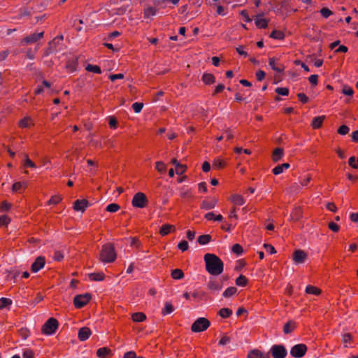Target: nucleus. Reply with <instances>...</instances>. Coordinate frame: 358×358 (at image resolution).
Wrapping results in <instances>:
<instances>
[{
  "label": "nucleus",
  "mask_w": 358,
  "mask_h": 358,
  "mask_svg": "<svg viewBox=\"0 0 358 358\" xmlns=\"http://www.w3.org/2000/svg\"><path fill=\"white\" fill-rule=\"evenodd\" d=\"M206 271L212 275H219L223 272L224 264L215 255L207 253L204 255Z\"/></svg>",
  "instance_id": "f257e3e1"
},
{
  "label": "nucleus",
  "mask_w": 358,
  "mask_h": 358,
  "mask_svg": "<svg viewBox=\"0 0 358 358\" xmlns=\"http://www.w3.org/2000/svg\"><path fill=\"white\" fill-rule=\"evenodd\" d=\"M264 248L266 250V251L268 252H269L270 254L273 255V254H275L276 253V250L274 248L273 246H272L271 245H269V244H267V243H265L264 244Z\"/></svg>",
  "instance_id": "4d7b16f0"
},
{
  "label": "nucleus",
  "mask_w": 358,
  "mask_h": 358,
  "mask_svg": "<svg viewBox=\"0 0 358 358\" xmlns=\"http://www.w3.org/2000/svg\"><path fill=\"white\" fill-rule=\"evenodd\" d=\"M124 358H137L135 352L129 351L124 355Z\"/></svg>",
  "instance_id": "774afa93"
},
{
  "label": "nucleus",
  "mask_w": 358,
  "mask_h": 358,
  "mask_svg": "<svg viewBox=\"0 0 358 358\" xmlns=\"http://www.w3.org/2000/svg\"><path fill=\"white\" fill-rule=\"evenodd\" d=\"M231 201L236 205L242 206L245 203L243 197L239 194L233 195L231 198Z\"/></svg>",
  "instance_id": "b1692460"
},
{
  "label": "nucleus",
  "mask_w": 358,
  "mask_h": 358,
  "mask_svg": "<svg viewBox=\"0 0 358 358\" xmlns=\"http://www.w3.org/2000/svg\"><path fill=\"white\" fill-rule=\"evenodd\" d=\"M117 120L114 117H109L108 124L111 128L115 129L117 127Z\"/></svg>",
  "instance_id": "0e129e2a"
},
{
  "label": "nucleus",
  "mask_w": 358,
  "mask_h": 358,
  "mask_svg": "<svg viewBox=\"0 0 358 358\" xmlns=\"http://www.w3.org/2000/svg\"><path fill=\"white\" fill-rule=\"evenodd\" d=\"M85 69L90 72H94L95 73H101V70L99 66L96 65L87 64Z\"/></svg>",
  "instance_id": "473e14b6"
},
{
  "label": "nucleus",
  "mask_w": 358,
  "mask_h": 358,
  "mask_svg": "<svg viewBox=\"0 0 358 358\" xmlns=\"http://www.w3.org/2000/svg\"><path fill=\"white\" fill-rule=\"evenodd\" d=\"M307 258L306 253L301 250H296L293 255V260L295 264H303Z\"/></svg>",
  "instance_id": "9d476101"
},
{
  "label": "nucleus",
  "mask_w": 358,
  "mask_h": 358,
  "mask_svg": "<svg viewBox=\"0 0 358 358\" xmlns=\"http://www.w3.org/2000/svg\"><path fill=\"white\" fill-rule=\"evenodd\" d=\"M133 321L136 322H141L146 319V316L143 313L138 312L135 313L131 316Z\"/></svg>",
  "instance_id": "bb28decb"
},
{
  "label": "nucleus",
  "mask_w": 358,
  "mask_h": 358,
  "mask_svg": "<svg viewBox=\"0 0 358 358\" xmlns=\"http://www.w3.org/2000/svg\"><path fill=\"white\" fill-rule=\"evenodd\" d=\"M171 277L176 280H180L183 278L184 273L181 269L176 268L171 271Z\"/></svg>",
  "instance_id": "cd10ccee"
},
{
  "label": "nucleus",
  "mask_w": 358,
  "mask_h": 358,
  "mask_svg": "<svg viewBox=\"0 0 358 358\" xmlns=\"http://www.w3.org/2000/svg\"><path fill=\"white\" fill-rule=\"evenodd\" d=\"M43 34H44L43 31H41L40 33L32 34L25 37L22 41V44H24V43L28 44V43H32L36 42L37 41H38L39 39H41V38L43 37Z\"/></svg>",
  "instance_id": "9b49d317"
},
{
  "label": "nucleus",
  "mask_w": 358,
  "mask_h": 358,
  "mask_svg": "<svg viewBox=\"0 0 358 358\" xmlns=\"http://www.w3.org/2000/svg\"><path fill=\"white\" fill-rule=\"evenodd\" d=\"M248 358H262V352L258 349H253L248 352Z\"/></svg>",
  "instance_id": "a878e982"
},
{
  "label": "nucleus",
  "mask_w": 358,
  "mask_h": 358,
  "mask_svg": "<svg viewBox=\"0 0 358 358\" xmlns=\"http://www.w3.org/2000/svg\"><path fill=\"white\" fill-rule=\"evenodd\" d=\"M89 205V201L86 199L76 200L74 202L73 208L76 211L84 212Z\"/></svg>",
  "instance_id": "4468645a"
},
{
  "label": "nucleus",
  "mask_w": 358,
  "mask_h": 358,
  "mask_svg": "<svg viewBox=\"0 0 358 358\" xmlns=\"http://www.w3.org/2000/svg\"><path fill=\"white\" fill-rule=\"evenodd\" d=\"M236 284L238 286L244 287L247 284V278L244 275H240L236 280Z\"/></svg>",
  "instance_id": "e433bc0d"
},
{
  "label": "nucleus",
  "mask_w": 358,
  "mask_h": 358,
  "mask_svg": "<svg viewBox=\"0 0 358 358\" xmlns=\"http://www.w3.org/2000/svg\"><path fill=\"white\" fill-rule=\"evenodd\" d=\"M268 64L271 66V68L276 72L280 73L284 70L283 66L275 64V60L274 58L269 59Z\"/></svg>",
  "instance_id": "5701e85b"
},
{
  "label": "nucleus",
  "mask_w": 358,
  "mask_h": 358,
  "mask_svg": "<svg viewBox=\"0 0 358 358\" xmlns=\"http://www.w3.org/2000/svg\"><path fill=\"white\" fill-rule=\"evenodd\" d=\"M218 314L222 318H227L232 315V310L228 308H222L219 310Z\"/></svg>",
  "instance_id": "c85d7f7f"
},
{
  "label": "nucleus",
  "mask_w": 358,
  "mask_h": 358,
  "mask_svg": "<svg viewBox=\"0 0 358 358\" xmlns=\"http://www.w3.org/2000/svg\"><path fill=\"white\" fill-rule=\"evenodd\" d=\"M58 326V321L54 317H50L43 324L42 331L46 335H52L56 332Z\"/></svg>",
  "instance_id": "7ed1b4c3"
},
{
  "label": "nucleus",
  "mask_w": 358,
  "mask_h": 358,
  "mask_svg": "<svg viewBox=\"0 0 358 358\" xmlns=\"http://www.w3.org/2000/svg\"><path fill=\"white\" fill-rule=\"evenodd\" d=\"M210 325V322L205 317H199L192 324L191 329L193 332H201L206 330Z\"/></svg>",
  "instance_id": "20e7f679"
},
{
  "label": "nucleus",
  "mask_w": 358,
  "mask_h": 358,
  "mask_svg": "<svg viewBox=\"0 0 358 358\" xmlns=\"http://www.w3.org/2000/svg\"><path fill=\"white\" fill-rule=\"evenodd\" d=\"M232 251L234 253L236 254L238 256H240L242 255L243 250V248L241 247V245L236 243L232 246Z\"/></svg>",
  "instance_id": "a19ab883"
},
{
  "label": "nucleus",
  "mask_w": 358,
  "mask_h": 358,
  "mask_svg": "<svg viewBox=\"0 0 358 358\" xmlns=\"http://www.w3.org/2000/svg\"><path fill=\"white\" fill-rule=\"evenodd\" d=\"M99 259L102 262L110 263L115 260L116 252L114 246L111 243H106L102 246Z\"/></svg>",
  "instance_id": "f03ea898"
},
{
  "label": "nucleus",
  "mask_w": 358,
  "mask_h": 358,
  "mask_svg": "<svg viewBox=\"0 0 358 358\" xmlns=\"http://www.w3.org/2000/svg\"><path fill=\"white\" fill-rule=\"evenodd\" d=\"M174 310V308L169 302H166L164 308L162 310L163 315H167L171 313Z\"/></svg>",
  "instance_id": "c9c22d12"
},
{
  "label": "nucleus",
  "mask_w": 358,
  "mask_h": 358,
  "mask_svg": "<svg viewBox=\"0 0 358 358\" xmlns=\"http://www.w3.org/2000/svg\"><path fill=\"white\" fill-rule=\"evenodd\" d=\"M265 72L262 70H259L256 73V77L258 81H262L265 78Z\"/></svg>",
  "instance_id": "052dcab7"
},
{
  "label": "nucleus",
  "mask_w": 358,
  "mask_h": 358,
  "mask_svg": "<svg viewBox=\"0 0 358 358\" xmlns=\"http://www.w3.org/2000/svg\"><path fill=\"white\" fill-rule=\"evenodd\" d=\"M350 131V129L346 125H342L338 129V133L341 135H345L347 134Z\"/></svg>",
  "instance_id": "603ef678"
},
{
  "label": "nucleus",
  "mask_w": 358,
  "mask_h": 358,
  "mask_svg": "<svg viewBox=\"0 0 358 358\" xmlns=\"http://www.w3.org/2000/svg\"><path fill=\"white\" fill-rule=\"evenodd\" d=\"M24 167H31V168L36 167L35 164L31 161V159L28 157L27 155H24Z\"/></svg>",
  "instance_id": "49530a36"
},
{
  "label": "nucleus",
  "mask_w": 358,
  "mask_h": 358,
  "mask_svg": "<svg viewBox=\"0 0 358 358\" xmlns=\"http://www.w3.org/2000/svg\"><path fill=\"white\" fill-rule=\"evenodd\" d=\"M275 92L282 96H287L289 94V90L287 87H277Z\"/></svg>",
  "instance_id": "37998d69"
},
{
  "label": "nucleus",
  "mask_w": 358,
  "mask_h": 358,
  "mask_svg": "<svg viewBox=\"0 0 358 358\" xmlns=\"http://www.w3.org/2000/svg\"><path fill=\"white\" fill-rule=\"evenodd\" d=\"M213 166L218 169H221V168L224 167V162L221 159L216 158L214 159Z\"/></svg>",
  "instance_id": "864d4df0"
},
{
  "label": "nucleus",
  "mask_w": 358,
  "mask_h": 358,
  "mask_svg": "<svg viewBox=\"0 0 358 358\" xmlns=\"http://www.w3.org/2000/svg\"><path fill=\"white\" fill-rule=\"evenodd\" d=\"M157 13V10L153 7H148L144 11L145 17H149L150 16H154Z\"/></svg>",
  "instance_id": "4c0bfd02"
},
{
  "label": "nucleus",
  "mask_w": 358,
  "mask_h": 358,
  "mask_svg": "<svg viewBox=\"0 0 358 358\" xmlns=\"http://www.w3.org/2000/svg\"><path fill=\"white\" fill-rule=\"evenodd\" d=\"M211 236L208 234L201 235L198 237L197 241L200 245H204L211 241Z\"/></svg>",
  "instance_id": "393cba45"
},
{
  "label": "nucleus",
  "mask_w": 358,
  "mask_h": 358,
  "mask_svg": "<svg viewBox=\"0 0 358 358\" xmlns=\"http://www.w3.org/2000/svg\"><path fill=\"white\" fill-rule=\"evenodd\" d=\"M186 167L182 164H179V166L176 168V173L178 175H182L185 171Z\"/></svg>",
  "instance_id": "69168bd1"
},
{
  "label": "nucleus",
  "mask_w": 358,
  "mask_h": 358,
  "mask_svg": "<svg viewBox=\"0 0 358 358\" xmlns=\"http://www.w3.org/2000/svg\"><path fill=\"white\" fill-rule=\"evenodd\" d=\"M237 292V289L235 287H230L225 289L223 292L222 296L225 298L233 296Z\"/></svg>",
  "instance_id": "2f4dec72"
},
{
  "label": "nucleus",
  "mask_w": 358,
  "mask_h": 358,
  "mask_svg": "<svg viewBox=\"0 0 358 358\" xmlns=\"http://www.w3.org/2000/svg\"><path fill=\"white\" fill-rule=\"evenodd\" d=\"M342 93L347 96H352L354 94V90L352 87L345 85L342 90Z\"/></svg>",
  "instance_id": "de8ad7c7"
},
{
  "label": "nucleus",
  "mask_w": 358,
  "mask_h": 358,
  "mask_svg": "<svg viewBox=\"0 0 358 358\" xmlns=\"http://www.w3.org/2000/svg\"><path fill=\"white\" fill-rule=\"evenodd\" d=\"M9 222L10 218L8 216H0V227L7 225Z\"/></svg>",
  "instance_id": "6e6d98bb"
},
{
  "label": "nucleus",
  "mask_w": 358,
  "mask_h": 358,
  "mask_svg": "<svg viewBox=\"0 0 358 358\" xmlns=\"http://www.w3.org/2000/svg\"><path fill=\"white\" fill-rule=\"evenodd\" d=\"M217 203V200L216 199H213L211 201H203L201 203V208L204 210H210L215 208Z\"/></svg>",
  "instance_id": "f3484780"
},
{
  "label": "nucleus",
  "mask_w": 358,
  "mask_h": 358,
  "mask_svg": "<svg viewBox=\"0 0 358 358\" xmlns=\"http://www.w3.org/2000/svg\"><path fill=\"white\" fill-rule=\"evenodd\" d=\"M270 37L274 39L281 40L284 38L285 34L281 31L273 30L270 34Z\"/></svg>",
  "instance_id": "7c9ffc66"
},
{
  "label": "nucleus",
  "mask_w": 358,
  "mask_h": 358,
  "mask_svg": "<svg viewBox=\"0 0 358 358\" xmlns=\"http://www.w3.org/2000/svg\"><path fill=\"white\" fill-rule=\"evenodd\" d=\"M269 352L273 358H285L287 355V350L283 345H273Z\"/></svg>",
  "instance_id": "39448f33"
},
{
  "label": "nucleus",
  "mask_w": 358,
  "mask_h": 358,
  "mask_svg": "<svg viewBox=\"0 0 358 358\" xmlns=\"http://www.w3.org/2000/svg\"><path fill=\"white\" fill-rule=\"evenodd\" d=\"M208 288L213 292H218L222 289V285L213 278H210L207 284Z\"/></svg>",
  "instance_id": "f8f14e48"
},
{
  "label": "nucleus",
  "mask_w": 358,
  "mask_h": 358,
  "mask_svg": "<svg viewBox=\"0 0 358 358\" xmlns=\"http://www.w3.org/2000/svg\"><path fill=\"white\" fill-rule=\"evenodd\" d=\"M109 352L110 350L108 348H101L97 350L96 354L98 357L104 358Z\"/></svg>",
  "instance_id": "58836bf2"
},
{
  "label": "nucleus",
  "mask_w": 358,
  "mask_h": 358,
  "mask_svg": "<svg viewBox=\"0 0 358 358\" xmlns=\"http://www.w3.org/2000/svg\"><path fill=\"white\" fill-rule=\"evenodd\" d=\"M89 278L92 280L101 281L104 278V274L103 273H92L89 274Z\"/></svg>",
  "instance_id": "c756f323"
},
{
  "label": "nucleus",
  "mask_w": 358,
  "mask_h": 358,
  "mask_svg": "<svg viewBox=\"0 0 358 358\" xmlns=\"http://www.w3.org/2000/svg\"><path fill=\"white\" fill-rule=\"evenodd\" d=\"M23 358H34V353L31 350L26 349L22 354Z\"/></svg>",
  "instance_id": "13d9d810"
},
{
  "label": "nucleus",
  "mask_w": 358,
  "mask_h": 358,
  "mask_svg": "<svg viewBox=\"0 0 358 358\" xmlns=\"http://www.w3.org/2000/svg\"><path fill=\"white\" fill-rule=\"evenodd\" d=\"M306 292L307 294H311L314 295H318L320 293V290L312 285H308L306 288Z\"/></svg>",
  "instance_id": "f704fd0d"
},
{
  "label": "nucleus",
  "mask_w": 358,
  "mask_h": 358,
  "mask_svg": "<svg viewBox=\"0 0 358 358\" xmlns=\"http://www.w3.org/2000/svg\"><path fill=\"white\" fill-rule=\"evenodd\" d=\"M329 228L331 231H333L334 232H337V231H338L340 227H339V226L337 224H336V223H334L333 222H331L329 223Z\"/></svg>",
  "instance_id": "338daca9"
},
{
  "label": "nucleus",
  "mask_w": 358,
  "mask_h": 358,
  "mask_svg": "<svg viewBox=\"0 0 358 358\" xmlns=\"http://www.w3.org/2000/svg\"><path fill=\"white\" fill-rule=\"evenodd\" d=\"M63 46V43H59L56 42L55 39H52L48 43V46L44 52V56L47 57L50 54L56 53L62 50Z\"/></svg>",
  "instance_id": "1a4fd4ad"
},
{
  "label": "nucleus",
  "mask_w": 358,
  "mask_h": 358,
  "mask_svg": "<svg viewBox=\"0 0 358 358\" xmlns=\"http://www.w3.org/2000/svg\"><path fill=\"white\" fill-rule=\"evenodd\" d=\"M148 203V199L145 194L138 192L134 194L132 199V206L136 208H143Z\"/></svg>",
  "instance_id": "423d86ee"
},
{
  "label": "nucleus",
  "mask_w": 358,
  "mask_h": 358,
  "mask_svg": "<svg viewBox=\"0 0 358 358\" xmlns=\"http://www.w3.org/2000/svg\"><path fill=\"white\" fill-rule=\"evenodd\" d=\"M201 80L206 84V85H210L215 82V76L208 73H205L203 74Z\"/></svg>",
  "instance_id": "6ab92c4d"
},
{
  "label": "nucleus",
  "mask_w": 358,
  "mask_h": 358,
  "mask_svg": "<svg viewBox=\"0 0 358 358\" xmlns=\"http://www.w3.org/2000/svg\"><path fill=\"white\" fill-rule=\"evenodd\" d=\"M283 156H284L283 149L281 148H277L273 152L272 160L274 162H278L282 158Z\"/></svg>",
  "instance_id": "dca6fc26"
},
{
  "label": "nucleus",
  "mask_w": 358,
  "mask_h": 358,
  "mask_svg": "<svg viewBox=\"0 0 358 358\" xmlns=\"http://www.w3.org/2000/svg\"><path fill=\"white\" fill-rule=\"evenodd\" d=\"M296 328V323L292 321H288L283 327V332L285 334H290Z\"/></svg>",
  "instance_id": "aec40b11"
},
{
  "label": "nucleus",
  "mask_w": 358,
  "mask_h": 358,
  "mask_svg": "<svg viewBox=\"0 0 358 358\" xmlns=\"http://www.w3.org/2000/svg\"><path fill=\"white\" fill-rule=\"evenodd\" d=\"M231 342V338L227 335H224L219 341L220 345H226Z\"/></svg>",
  "instance_id": "09e8293b"
},
{
  "label": "nucleus",
  "mask_w": 358,
  "mask_h": 358,
  "mask_svg": "<svg viewBox=\"0 0 358 358\" xmlns=\"http://www.w3.org/2000/svg\"><path fill=\"white\" fill-rule=\"evenodd\" d=\"M178 248L182 252L186 251L189 248L187 241H182L178 243Z\"/></svg>",
  "instance_id": "3c124183"
},
{
  "label": "nucleus",
  "mask_w": 358,
  "mask_h": 358,
  "mask_svg": "<svg viewBox=\"0 0 358 358\" xmlns=\"http://www.w3.org/2000/svg\"><path fill=\"white\" fill-rule=\"evenodd\" d=\"M45 265V258L43 257H38L34 262L31 264V270L34 273H37L40 269L43 268Z\"/></svg>",
  "instance_id": "ddd939ff"
},
{
  "label": "nucleus",
  "mask_w": 358,
  "mask_h": 358,
  "mask_svg": "<svg viewBox=\"0 0 358 358\" xmlns=\"http://www.w3.org/2000/svg\"><path fill=\"white\" fill-rule=\"evenodd\" d=\"M307 352V347L305 344H296L290 350V355L295 358L303 357Z\"/></svg>",
  "instance_id": "0eeeda50"
},
{
  "label": "nucleus",
  "mask_w": 358,
  "mask_h": 358,
  "mask_svg": "<svg viewBox=\"0 0 358 358\" xmlns=\"http://www.w3.org/2000/svg\"><path fill=\"white\" fill-rule=\"evenodd\" d=\"M348 164L353 169H358V158L356 159L354 156L350 157Z\"/></svg>",
  "instance_id": "c03bdc74"
},
{
  "label": "nucleus",
  "mask_w": 358,
  "mask_h": 358,
  "mask_svg": "<svg viewBox=\"0 0 358 358\" xmlns=\"http://www.w3.org/2000/svg\"><path fill=\"white\" fill-rule=\"evenodd\" d=\"M325 119L324 115L317 116L313 119L311 126L314 129H318L322 126L323 120Z\"/></svg>",
  "instance_id": "412c9836"
},
{
  "label": "nucleus",
  "mask_w": 358,
  "mask_h": 358,
  "mask_svg": "<svg viewBox=\"0 0 358 358\" xmlns=\"http://www.w3.org/2000/svg\"><path fill=\"white\" fill-rule=\"evenodd\" d=\"M120 208V206L117 203H110L107 206L106 210L110 213H115Z\"/></svg>",
  "instance_id": "ea45409f"
},
{
  "label": "nucleus",
  "mask_w": 358,
  "mask_h": 358,
  "mask_svg": "<svg viewBox=\"0 0 358 358\" xmlns=\"http://www.w3.org/2000/svg\"><path fill=\"white\" fill-rule=\"evenodd\" d=\"M297 96L303 103H306L308 101V97L303 93H299Z\"/></svg>",
  "instance_id": "e2e57ef3"
},
{
  "label": "nucleus",
  "mask_w": 358,
  "mask_h": 358,
  "mask_svg": "<svg viewBox=\"0 0 358 358\" xmlns=\"http://www.w3.org/2000/svg\"><path fill=\"white\" fill-rule=\"evenodd\" d=\"M91 299V295L88 293L76 295L73 299V303L76 308H81L85 306Z\"/></svg>",
  "instance_id": "6e6552de"
},
{
  "label": "nucleus",
  "mask_w": 358,
  "mask_h": 358,
  "mask_svg": "<svg viewBox=\"0 0 358 358\" xmlns=\"http://www.w3.org/2000/svg\"><path fill=\"white\" fill-rule=\"evenodd\" d=\"M30 122L31 119L29 117H25L20 122V125L21 127H27Z\"/></svg>",
  "instance_id": "bf43d9fd"
},
{
  "label": "nucleus",
  "mask_w": 358,
  "mask_h": 358,
  "mask_svg": "<svg viewBox=\"0 0 358 358\" xmlns=\"http://www.w3.org/2000/svg\"><path fill=\"white\" fill-rule=\"evenodd\" d=\"M262 15L256 16L255 23L258 28H266L268 25V22L266 19L261 17Z\"/></svg>",
  "instance_id": "a211bd4d"
},
{
  "label": "nucleus",
  "mask_w": 358,
  "mask_h": 358,
  "mask_svg": "<svg viewBox=\"0 0 358 358\" xmlns=\"http://www.w3.org/2000/svg\"><path fill=\"white\" fill-rule=\"evenodd\" d=\"M143 107V103L135 102L132 104V108L136 113H138L141 111Z\"/></svg>",
  "instance_id": "a18cd8bd"
},
{
  "label": "nucleus",
  "mask_w": 358,
  "mask_h": 358,
  "mask_svg": "<svg viewBox=\"0 0 358 358\" xmlns=\"http://www.w3.org/2000/svg\"><path fill=\"white\" fill-rule=\"evenodd\" d=\"M62 201V197L59 195H55L51 197L48 201L49 204H57Z\"/></svg>",
  "instance_id": "8fccbe9b"
},
{
  "label": "nucleus",
  "mask_w": 358,
  "mask_h": 358,
  "mask_svg": "<svg viewBox=\"0 0 358 358\" xmlns=\"http://www.w3.org/2000/svg\"><path fill=\"white\" fill-rule=\"evenodd\" d=\"M109 78L111 81H115L117 79H122V78H124V74L123 73L112 74V75L109 76Z\"/></svg>",
  "instance_id": "680f3d73"
},
{
  "label": "nucleus",
  "mask_w": 358,
  "mask_h": 358,
  "mask_svg": "<svg viewBox=\"0 0 358 358\" xmlns=\"http://www.w3.org/2000/svg\"><path fill=\"white\" fill-rule=\"evenodd\" d=\"M156 169L160 173H164L166 169V166L164 162H162L161 161L157 162H156Z\"/></svg>",
  "instance_id": "79ce46f5"
},
{
  "label": "nucleus",
  "mask_w": 358,
  "mask_h": 358,
  "mask_svg": "<svg viewBox=\"0 0 358 358\" xmlns=\"http://www.w3.org/2000/svg\"><path fill=\"white\" fill-rule=\"evenodd\" d=\"M12 304L10 299L2 297L0 299V309L7 308Z\"/></svg>",
  "instance_id": "72a5a7b5"
},
{
  "label": "nucleus",
  "mask_w": 358,
  "mask_h": 358,
  "mask_svg": "<svg viewBox=\"0 0 358 358\" xmlns=\"http://www.w3.org/2000/svg\"><path fill=\"white\" fill-rule=\"evenodd\" d=\"M172 229L175 230V227L173 225L166 224L162 226L159 233L162 236H166L170 233Z\"/></svg>",
  "instance_id": "4be33fe9"
},
{
  "label": "nucleus",
  "mask_w": 358,
  "mask_h": 358,
  "mask_svg": "<svg viewBox=\"0 0 358 358\" xmlns=\"http://www.w3.org/2000/svg\"><path fill=\"white\" fill-rule=\"evenodd\" d=\"M91 334V330L88 327H84L79 329L78 336L80 341H85L89 338Z\"/></svg>",
  "instance_id": "2eb2a0df"
},
{
  "label": "nucleus",
  "mask_w": 358,
  "mask_h": 358,
  "mask_svg": "<svg viewBox=\"0 0 358 358\" xmlns=\"http://www.w3.org/2000/svg\"><path fill=\"white\" fill-rule=\"evenodd\" d=\"M321 15L325 17H329L331 15H332V12L327 8H323L320 10Z\"/></svg>",
  "instance_id": "5fc2aeb1"
}]
</instances>
